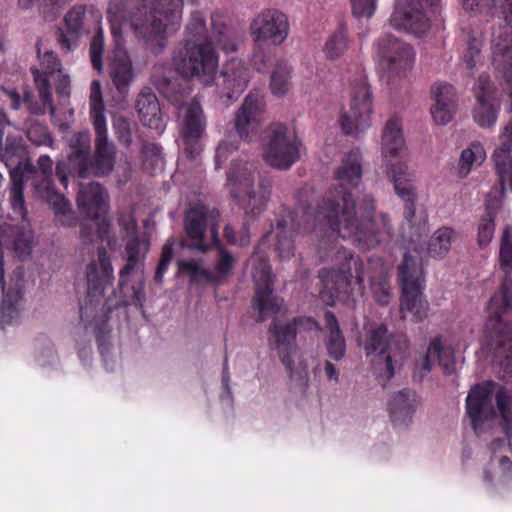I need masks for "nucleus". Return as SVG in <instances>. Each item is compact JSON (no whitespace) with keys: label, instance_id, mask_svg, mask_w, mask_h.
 Wrapping results in <instances>:
<instances>
[{"label":"nucleus","instance_id":"1","mask_svg":"<svg viewBox=\"0 0 512 512\" xmlns=\"http://www.w3.org/2000/svg\"><path fill=\"white\" fill-rule=\"evenodd\" d=\"M361 156L358 151H350L341 161L335 172L338 189L330 191L321 204L306 211L300 219L287 212L269 231L255 253L248 260L255 282L254 308L258 310L260 321L279 311L282 300L272 294V276L266 263L263 247L273 243L280 259H290L294 255L292 236L294 233L308 234L324 231L327 227L344 239H349L360 249L369 250L391 236V224L385 214L371 218L372 198L365 196L367 211L359 215L355 209L353 191L361 182Z\"/></svg>","mask_w":512,"mask_h":512},{"label":"nucleus","instance_id":"2","mask_svg":"<svg viewBox=\"0 0 512 512\" xmlns=\"http://www.w3.org/2000/svg\"><path fill=\"white\" fill-rule=\"evenodd\" d=\"M7 119L5 113L0 112V160L9 168L11 178L10 205L16 220H21L23 247L16 243V250L21 256L30 251L31 230L26 218V208L23 197V181L29 174L35 173L42 177L41 183L35 182L34 187L38 195L46 200L55 213V220L59 225L70 226L74 224L75 217L71 204L61 194L54 191L50 186L52 174V160L49 156L43 155L38 159V170L33 167L25 158L23 140Z\"/></svg>","mask_w":512,"mask_h":512},{"label":"nucleus","instance_id":"3","mask_svg":"<svg viewBox=\"0 0 512 512\" xmlns=\"http://www.w3.org/2000/svg\"><path fill=\"white\" fill-rule=\"evenodd\" d=\"M333 266L323 268L319 273L323 289L320 299L326 305H333L337 300L356 303L364 295L365 273L370 275L372 293L377 302L388 304L391 293L387 280L388 268L381 259L368 262L364 267L358 257L346 249H337L332 256Z\"/></svg>","mask_w":512,"mask_h":512},{"label":"nucleus","instance_id":"4","mask_svg":"<svg viewBox=\"0 0 512 512\" xmlns=\"http://www.w3.org/2000/svg\"><path fill=\"white\" fill-rule=\"evenodd\" d=\"M90 118L96 133L94 163L89 167L90 135L88 132L75 134L70 140L69 162L84 176L90 171L97 176L109 174L113 169L115 147L108 141L101 84L93 80L90 85Z\"/></svg>","mask_w":512,"mask_h":512},{"label":"nucleus","instance_id":"5","mask_svg":"<svg viewBox=\"0 0 512 512\" xmlns=\"http://www.w3.org/2000/svg\"><path fill=\"white\" fill-rule=\"evenodd\" d=\"M407 147L403 136L402 122L397 117L390 118L383 129L381 139V155L389 179L394 184L397 195L406 202L405 217L412 223L414 216L413 202L415 189L413 174L403 161Z\"/></svg>","mask_w":512,"mask_h":512},{"label":"nucleus","instance_id":"6","mask_svg":"<svg viewBox=\"0 0 512 512\" xmlns=\"http://www.w3.org/2000/svg\"><path fill=\"white\" fill-rule=\"evenodd\" d=\"M231 195L243 201L246 214L259 215L270 195V182L262 179L253 163L237 161L227 175Z\"/></svg>","mask_w":512,"mask_h":512},{"label":"nucleus","instance_id":"7","mask_svg":"<svg viewBox=\"0 0 512 512\" xmlns=\"http://www.w3.org/2000/svg\"><path fill=\"white\" fill-rule=\"evenodd\" d=\"M172 64L183 78L196 80L204 86H212L219 57L210 43L185 41L174 51Z\"/></svg>","mask_w":512,"mask_h":512},{"label":"nucleus","instance_id":"8","mask_svg":"<svg viewBox=\"0 0 512 512\" xmlns=\"http://www.w3.org/2000/svg\"><path fill=\"white\" fill-rule=\"evenodd\" d=\"M301 327L317 328V323L311 318L298 319L287 324L274 323L270 330V341L279 351L291 381L301 387H306L309 382L308 365L304 357L297 350L291 348L296 330Z\"/></svg>","mask_w":512,"mask_h":512},{"label":"nucleus","instance_id":"9","mask_svg":"<svg viewBox=\"0 0 512 512\" xmlns=\"http://www.w3.org/2000/svg\"><path fill=\"white\" fill-rule=\"evenodd\" d=\"M387 329L380 324L371 327L365 343L367 355L377 352L372 360L377 375L384 380L391 379L403 365L408 351L407 340L394 337L387 340Z\"/></svg>","mask_w":512,"mask_h":512},{"label":"nucleus","instance_id":"10","mask_svg":"<svg viewBox=\"0 0 512 512\" xmlns=\"http://www.w3.org/2000/svg\"><path fill=\"white\" fill-rule=\"evenodd\" d=\"M402 286L401 313L404 318L420 322L427 316V303L422 298L423 274L417 257L406 254L398 268Z\"/></svg>","mask_w":512,"mask_h":512},{"label":"nucleus","instance_id":"11","mask_svg":"<svg viewBox=\"0 0 512 512\" xmlns=\"http://www.w3.org/2000/svg\"><path fill=\"white\" fill-rule=\"evenodd\" d=\"M300 146L301 142L292 128L276 123L268 130L263 158L268 165L286 170L299 159Z\"/></svg>","mask_w":512,"mask_h":512},{"label":"nucleus","instance_id":"12","mask_svg":"<svg viewBox=\"0 0 512 512\" xmlns=\"http://www.w3.org/2000/svg\"><path fill=\"white\" fill-rule=\"evenodd\" d=\"M377 56L383 61L389 81L407 77L415 62V51L411 45L390 34L381 36L375 43Z\"/></svg>","mask_w":512,"mask_h":512},{"label":"nucleus","instance_id":"13","mask_svg":"<svg viewBox=\"0 0 512 512\" xmlns=\"http://www.w3.org/2000/svg\"><path fill=\"white\" fill-rule=\"evenodd\" d=\"M149 243L145 239L132 238L126 245V265L119 272V304L130 305L141 301L143 294L142 279L137 285H130L131 277L142 272V262L148 251Z\"/></svg>","mask_w":512,"mask_h":512},{"label":"nucleus","instance_id":"14","mask_svg":"<svg viewBox=\"0 0 512 512\" xmlns=\"http://www.w3.org/2000/svg\"><path fill=\"white\" fill-rule=\"evenodd\" d=\"M351 93L350 105L341 110L338 121L345 134L357 137L365 133L371 125L372 98L365 80L354 85Z\"/></svg>","mask_w":512,"mask_h":512},{"label":"nucleus","instance_id":"15","mask_svg":"<svg viewBox=\"0 0 512 512\" xmlns=\"http://www.w3.org/2000/svg\"><path fill=\"white\" fill-rule=\"evenodd\" d=\"M249 31L257 49L279 46L288 37V18L277 9H264L251 20Z\"/></svg>","mask_w":512,"mask_h":512},{"label":"nucleus","instance_id":"16","mask_svg":"<svg viewBox=\"0 0 512 512\" xmlns=\"http://www.w3.org/2000/svg\"><path fill=\"white\" fill-rule=\"evenodd\" d=\"M440 0H397L390 24L399 31L421 37L430 29L428 6Z\"/></svg>","mask_w":512,"mask_h":512},{"label":"nucleus","instance_id":"17","mask_svg":"<svg viewBox=\"0 0 512 512\" xmlns=\"http://www.w3.org/2000/svg\"><path fill=\"white\" fill-rule=\"evenodd\" d=\"M78 208L84 216L95 219L92 225L97 227L95 236L106 243L113 246L110 237V225L105 217H102L107 210V194L98 183L82 184L77 197Z\"/></svg>","mask_w":512,"mask_h":512},{"label":"nucleus","instance_id":"18","mask_svg":"<svg viewBox=\"0 0 512 512\" xmlns=\"http://www.w3.org/2000/svg\"><path fill=\"white\" fill-rule=\"evenodd\" d=\"M502 13L507 26L493 33V63L503 75L504 89L512 99V0L504 1Z\"/></svg>","mask_w":512,"mask_h":512},{"label":"nucleus","instance_id":"19","mask_svg":"<svg viewBox=\"0 0 512 512\" xmlns=\"http://www.w3.org/2000/svg\"><path fill=\"white\" fill-rule=\"evenodd\" d=\"M218 212L198 204L191 207L185 217V231L189 246L201 251L209 247L210 241H217Z\"/></svg>","mask_w":512,"mask_h":512},{"label":"nucleus","instance_id":"20","mask_svg":"<svg viewBox=\"0 0 512 512\" xmlns=\"http://www.w3.org/2000/svg\"><path fill=\"white\" fill-rule=\"evenodd\" d=\"M178 124L184 153L188 158L194 159L202 150L200 139L206 129V118L197 101L179 106Z\"/></svg>","mask_w":512,"mask_h":512},{"label":"nucleus","instance_id":"21","mask_svg":"<svg viewBox=\"0 0 512 512\" xmlns=\"http://www.w3.org/2000/svg\"><path fill=\"white\" fill-rule=\"evenodd\" d=\"M108 19L115 39V49L109 59L108 73L116 90L121 95H126L135 78V71L127 51L121 45V28L116 17L109 14Z\"/></svg>","mask_w":512,"mask_h":512},{"label":"nucleus","instance_id":"22","mask_svg":"<svg viewBox=\"0 0 512 512\" xmlns=\"http://www.w3.org/2000/svg\"><path fill=\"white\" fill-rule=\"evenodd\" d=\"M250 75V69L242 59L232 57L225 61L213 82L219 98L227 101L238 98L247 88Z\"/></svg>","mask_w":512,"mask_h":512},{"label":"nucleus","instance_id":"23","mask_svg":"<svg viewBox=\"0 0 512 512\" xmlns=\"http://www.w3.org/2000/svg\"><path fill=\"white\" fill-rule=\"evenodd\" d=\"M41 65L44 67L45 71L40 72L38 70L34 73V79L36 86L39 91V95L43 101L44 106L48 107L50 113L54 115L55 109L52 106L51 102V94L49 90V81L50 80H59V85L57 87V91L60 96L67 98L69 91V78L66 75L61 73L60 62L52 51H46L43 55L40 56Z\"/></svg>","mask_w":512,"mask_h":512},{"label":"nucleus","instance_id":"24","mask_svg":"<svg viewBox=\"0 0 512 512\" xmlns=\"http://www.w3.org/2000/svg\"><path fill=\"white\" fill-rule=\"evenodd\" d=\"M263 100L254 95L246 96L235 117V127L240 138L246 142L258 139L264 122Z\"/></svg>","mask_w":512,"mask_h":512},{"label":"nucleus","instance_id":"25","mask_svg":"<svg viewBox=\"0 0 512 512\" xmlns=\"http://www.w3.org/2000/svg\"><path fill=\"white\" fill-rule=\"evenodd\" d=\"M492 384L485 383L474 386L467 398L466 409L476 434H480L495 416L491 405Z\"/></svg>","mask_w":512,"mask_h":512},{"label":"nucleus","instance_id":"26","mask_svg":"<svg viewBox=\"0 0 512 512\" xmlns=\"http://www.w3.org/2000/svg\"><path fill=\"white\" fill-rule=\"evenodd\" d=\"M88 295L96 298L104 295L114 280V269L105 248L99 247L97 256L93 257L85 269Z\"/></svg>","mask_w":512,"mask_h":512},{"label":"nucleus","instance_id":"27","mask_svg":"<svg viewBox=\"0 0 512 512\" xmlns=\"http://www.w3.org/2000/svg\"><path fill=\"white\" fill-rule=\"evenodd\" d=\"M477 105L473 111L475 122L482 128H491L497 121L496 91L487 75L481 74L474 87Z\"/></svg>","mask_w":512,"mask_h":512},{"label":"nucleus","instance_id":"28","mask_svg":"<svg viewBox=\"0 0 512 512\" xmlns=\"http://www.w3.org/2000/svg\"><path fill=\"white\" fill-rule=\"evenodd\" d=\"M455 350L456 342L453 338L437 336L430 341L419 365L425 373L439 366L444 374L450 375L455 370Z\"/></svg>","mask_w":512,"mask_h":512},{"label":"nucleus","instance_id":"29","mask_svg":"<svg viewBox=\"0 0 512 512\" xmlns=\"http://www.w3.org/2000/svg\"><path fill=\"white\" fill-rule=\"evenodd\" d=\"M234 263L235 260L233 256L229 252L221 250L220 258L216 265L217 276L206 269L202 262L195 259L179 260L177 266L180 275L188 276L192 282L204 283L214 282L220 277H225L232 270Z\"/></svg>","mask_w":512,"mask_h":512},{"label":"nucleus","instance_id":"30","mask_svg":"<svg viewBox=\"0 0 512 512\" xmlns=\"http://www.w3.org/2000/svg\"><path fill=\"white\" fill-rule=\"evenodd\" d=\"M500 145L492 153V161L503 189L512 191V120L501 130Z\"/></svg>","mask_w":512,"mask_h":512},{"label":"nucleus","instance_id":"31","mask_svg":"<svg viewBox=\"0 0 512 512\" xmlns=\"http://www.w3.org/2000/svg\"><path fill=\"white\" fill-rule=\"evenodd\" d=\"M433 104L430 113L437 125H447L457 108V95L453 86L447 83H435L431 88Z\"/></svg>","mask_w":512,"mask_h":512},{"label":"nucleus","instance_id":"32","mask_svg":"<svg viewBox=\"0 0 512 512\" xmlns=\"http://www.w3.org/2000/svg\"><path fill=\"white\" fill-rule=\"evenodd\" d=\"M420 403L415 391L404 389L395 393L389 403L392 422L399 426L409 424Z\"/></svg>","mask_w":512,"mask_h":512},{"label":"nucleus","instance_id":"33","mask_svg":"<svg viewBox=\"0 0 512 512\" xmlns=\"http://www.w3.org/2000/svg\"><path fill=\"white\" fill-rule=\"evenodd\" d=\"M136 109L139 119L144 126L154 129L158 133L164 130V119L158 99L154 93L149 90H143L137 98Z\"/></svg>","mask_w":512,"mask_h":512},{"label":"nucleus","instance_id":"34","mask_svg":"<svg viewBox=\"0 0 512 512\" xmlns=\"http://www.w3.org/2000/svg\"><path fill=\"white\" fill-rule=\"evenodd\" d=\"M85 17L84 6L71 8L64 16V29L61 30L59 42L62 48L72 50L77 46L79 37L83 33Z\"/></svg>","mask_w":512,"mask_h":512},{"label":"nucleus","instance_id":"35","mask_svg":"<svg viewBox=\"0 0 512 512\" xmlns=\"http://www.w3.org/2000/svg\"><path fill=\"white\" fill-rule=\"evenodd\" d=\"M486 157L487 153L484 145L479 141H472L460 153L457 162L458 177L466 178L474 168L484 163Z\"/></svg>","mask_w":512,"mask_h":512},{"label":"nucleus","instance_id":"36","mask_svg":"<svg viewBox=\"0 0 512 512\" xmlns=\"http://www.w3.org/2000/svg\"><path fill=\"white\" fill-rule=\"evenodd\" d=\"M325 323L328 329L326 347L328 355L335 361H340L345 356L346 343L340 331L338 322L331 312L325 313Z\"/></svg>","mask_w":512,"mask_h":512},{"label":"nucleus","instance_id":"37","mask_svg":"<svg viewBox=\"0 0 512 512\" xmlns=\"http://www.w3.org/2000/svg\"><path fill=\"white\" fill-rule=\"evenodd\" d=\"M211 47H218L225 53L237 51L242 43L241 37L225 24L213 21V30L209 36Z\"/></svg>","mask_w":512,"mask_h":512},{"label":"nucleus","instance_id":"38","mask_svg":"<svg viewBox=\"0 0 512 512\" xmlns=\"http://www.w3.org/2000/svg\"><path fill=\"white\" fill-rule=\"evenodd\" d=\"M292 67L285 61H277L270 74V90L276 97L285 96L292 85Z\"/></svg>","mask_w":512,"mask_h":512},{"label":"nucleus","instance_id":"39","mask_svg":"<svg viewBox=\"0 0 512 512\" xmlns=\"http://www.w3.org/2000/svg\"><path fill=\"white\" fill-rule=\"evenodd\" d=\"M512 292L504 286L500 293L494 295L489 303L490 317L488 327L497 333H501V316L510 307Z\"/></svg>","mask_w":512,"mask_h":512},{"label":"nucleus","instance_id":"40","mask_svg":"<svg viewBox=\"0 0 512 512\" xmlns=\"http://www.w3.org/2000/svg\"><path fill=\"white\" fill-rule=\"evenodd\" d=\"M455 232L449 227H441L434 232L428 244V252L434 258H443L450 250Z\"/></svg>","mask_w":512,"mask_h":512},{"label":"nucleus","instance_id":"41","mask_svg":"<svg viewBox=\"0 0 512 512\" xmlns=\"http://www.w3.org/2000/svg\"><path fill=\"white\" fill-rule=\"evenodd\" d=\"M17 290L3 293V300L0 307V326L5 328L14 323L19 317L18 300L20 299L21 289L17 284Z\"/></svg>","mask_w":512,"mask_h":512},{"label":"nucleus","instance_id":"42","mask_svg":"<svg viewBox=\"0 0 512 512\" xmlns=\"http://www.w3.org/2000/svg\"><path fill=\"white\" fill-rule=\"evenodd\" d=\"M511 351L501 362L505 373L512 376V345ZM497 409L501 418L506 422H512V395L501 389L496 394Z\"/></svg>","mask_w":512,"mask_h":512},{"label":"nucleus","instance_id":"43","mask_svg":"<svg viewBox=\"0 0 512 512\" xmlns=\"http://www.w3.org/2000/svg\"><path fill=\"white\" fill-rule=\"evenodd\" d=\"M347 47L348 38L346 29L343 26H339L327 38L323 47V52L328 59L335 60L344 54Z\"/></svg>","mask_w":512,"mask_h":512},{"label":"nucleus","instance_id":"44","mask_svg":"<svg viewBox=\"0 0 512 512\" xmlns=\"http://www.w3.org/2000/svg\"><path fill=\"white\" fill-rule=\"evenodd\" d=\"M198 43H208L209 37H206L205 21L201 14L192 15L187 26L186 40Z\"/></svg>","mask_w":512,"mask_h":512},{"label":"nucleus","instance_id":"45","mask_svg":"<svg viewBox=\"0 0 512 512\" xmlns=\"http://www.w3.org/2000/svg\"><path fill=\"white\" fill-rule=\"evenodd\" d=\"M499 259L502 269H512V234L508 229L501 236Z\"/></svg>","mask_w":512,"mask_h":512},{"label":"nucleus","instance_id":"46","mask_svg":"<svg viewBox=\"0 0 512 512\" xmlns=\"http://www.w3.org/2000/svg\"><path fill=\"white\" fill-rule=\"evenodd\" d=\"M104 52V37L102 30L93 37L90 44V57L93 67L99 72L102 71L103 62L102 55Z\"/></svg>","mask_w":512,"mask_h":512},{"label":"nucleus","instance_id":"47","mask_svg":"<svg viewBox=\"0 0 512 512\" xmlns=\"http://www.w3.org/2000/svg\"><path fill=\"white\" fill-rule=\"evenodd\" d=\"M143 6L142 9H139L133 16L131 20V25L133 26V20L135 17H142L144 22L149 25L152 20L157 19L161 2L159 0H142Z\"/></svg>","mask_w":512,"mask_h":512},{"label":"nucleus","instance_id":"48","mask_svg":"<svg viewBox=\"0 0 512 512\" xmlns=\"http://www.w3.org/2000/svg\"><path fill=\"white\" fill-rule=\"evenodd\" d=\"M480 47L481 42L477 39H472L468 43L467 50L463 56V63L469 71H472L475 67L482 63Z\"/></svg>","mask_w":512,"mask_h":512},{"label":"nucleus","instance_id":"49","mask_svg":"<svg viewBox=\"0 0 512 512\" xmlns=\"http://www.w3.org/2000/svg\"><path fill=\"white\" fill-rule=\"evenodd\" d=\"M174 246L175 241L173 239H169L162 249L161 259L155 273V281L158 283L162 281V278L165 272L167 271V268L173 258Z\"/></svg>","mask_w":512,"mask_h":512},{"label":"nucleus","instance_id":"50","mask_svg":"<svg viewBox=\"0 0 512 512\" xmlns=\"http://www.w3.org/2000/svg\"><path fill=\"white\" fill-rule=\"evenodd\" d=\"M494 235V221L490 215L483 218L478 226V244L481 247L488 245Z\"/></svg>","mask_w":512,"mask_h":512},{"label":"nucleus","instance_id":"51","mask_svg":"<svg viewBox=\"0 0 512 512\" xmlns=\"http://www.w3.org/2000/svg\"><path fill=\"white\" fill-rule=\"evenodd\" d=\"M353 14L358 18L371 17L377 5V0H351Z\"/></svg>","mask_w":512,"mask_h":512},{"label":"nucleus","instance_id":"52","mask_svg":"<svg viewBox=\"0 0 512 512\" xmlns=\"http://www.w3.org/2000/svg\"><path fill=\"white\" fill-rule=\"evenodd\" d=\"M28 139L34 144L40 145H51L52 139L48 134L45 127L36 125L31 127L27 132Z\"/></svg>","mask_w":512,"mask_h":512},{"label":"nucleus","instance_id":"53","mask_svg":"<svg viewBox=\"0 0 512 512\" xmlns=\"http://www.w3.org/2000/svg\"><path fill=\"white\" fill-rule=\"evenodd\" d=\"M237 146L234 142L223 140L217 147L215 154V162L216 166L219 167L222 163H224L234 150H236Z\"/></svg>","mask_w":512,"mask_h":512},{"label":"nucleus","instance_id":"54","mask_svg":"<svg viewBox=\"0 0 512 512\" xmlns=\"http://www.w3.org/2000/svg\"><path fill=\"white\" fill-rule=\"evenodd\" d=\"M114 128L117 130L120 140L126 145L131 143L129 124L125 119L115 118Z\"/></svg>","mask_w":512,"mask_h":512},{"label":"nucleus","instance_id":"55","mask_svg":"<svg viewBox=\"0 0 512 512\" xmlns=\"http://www.w3.org/2000/svg\"><path fill=\"white\" fill-rule=\"evenodd\" d=\"M497 479L499 481L512 479V462L507 457H502L499 460V472L497 473Z\"/></svg>","mask_w":512,"mask_h":512},{"label":"nucleus","instance_id":"56","mask_svg":"<svg viewBox=\"0 0 512 512\" xmlns=\"http://www.w3.org/2000/svg\"><path fill=\"white\" fill-rule=\"evenodd\" d=\"M224 235H225L226 239L233 244H238L240 246H244L249 243L248 235L242 234L239 238H236L235 233L230 226L225 227Z\"/></svg>","mask_w":512,"mask_h":512},{"label":"nucleus","instance_id":"57","mask_svg":"<svg viewBox=\"0 0 512 512\" xmlns=\"http://www.w3.org/2000/svg\"><path fill=\"white\" fill-rule=\"evenodd\" d=\"M324 372L329 382L333 384L339 383L340 372L333 363H331L330 361H325Z\"/></svg>","mask_w":512,"mask_h":512},{"label":"nucleus","instance_id":"58","mask_svg":"<svg viewBox=\"0 0 512 512\" xmlns=\"http://www.w3.org/2000/svg\"><path fill=\"white\" fill-rule=\"evenodd\" d=\"M121 225L125 228L128 234H133L136 229V221L132 216H128L127 219L122 218Z\"/></svg>","mask_w":512,"mask_h":512},{"label":"nucleus","instance_id":"59","mask_svg":"<svg viewBox=\"0 0 512 512\" xmlns=\"http://www.w3.org/2000/svg\"><path fill=\"white\" fill-rule=\"evenodd\" d=\"M252 62H253L255 69L258 71L263 70L266 66V60H265L264 55L259 54L257 52L254 53V55L252 57Z\"/></svg>","mask_w":512,"mask_h":512},{"label":"nucleus","instance_id":"60","mask_svg":"<svg viewBox=\"0 0 512 512\" xmlns=\"http://www.w3.org/2000/svg\"><path fill=\"white\" fill-rule=\"evenodd\" d=\"M7 95L11 100V106L13 109L20 107V96L15 90L7 91Z\"/></svg>","mask_w":512,"mask_h":512},{"label":"nucleus","instance_id":"61","mask_svg":"<svg viewBox=\"0 0 512 512\" xmlns=\"http://www.w3.org/2000/svg\"><path fill=\"white\" fill-rule=\"evenodd\" d=\"M7 95L11 100V106L13 109L20 107V96L15 90L7 91Z\"/></svg>","mask_w":512,"mask_h":512},{"label":"nucleus","instance_id":"62","mask_svg":"<svg viewBox=\"0 0 512 512\" xmlns=\"http://www.w3.org/2000/svg\"><path fill=\"white\" fill-rule=\"evenodd\" d=\"M463 4V7L464 9L468 10V11H475L480 3H481V0H460Z\"/></svg>","mask_w":512,"mask_h":512},{"label":"nucleus","instance_id":"63","mask_svg":"<svg viewBox=\"0 0 512 512\" xmlns=\"http://www.w3.org/2000/svg\"><path fill=\"white\" fill-rule=\"evenodd\" d=\"M56 174L59 177L60 182L66 187L67 186V175L64 170V165L62 163L57 164Z\"/></svg>","mask_w":512,"mask_h":512},{"label":"nucleus","instance_id":"64","mask_svg":"<svg viewBox=\"0 0 512 512\" xmlns=\"http://www.w3.org/2000/svg\"><path fill=\"white\" fill-rule=\"evenodd\" d=\"M37 0H18V5L22 9L30 8Z\"/></svg>","mask_w":512,"mask_h":512}]
</instances>
